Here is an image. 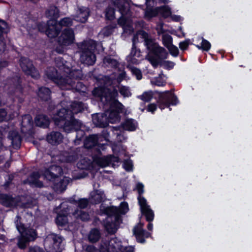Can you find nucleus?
Masks as SVG:
<instances>
[{
    "label": "nucleus",
    "instance_id": "obj_1",
    "mask_svg": "<svg viewBox=\"0 0 252 252\" xmlns=\"http://www.w3.org/2000/svg\"><path fill=\"white\" fill-rule=\"evenodd\" d=\"M55 62L61 74L59 75L56 68L53 67L48 68L45 71L47 77L53 81L61 89L70 90L75 88L77 91H84L85 87L82 83L78 81L76 83L75 79H81L83 75L80 69H71L63 63L61 58H58Z\"/></svg>",
    "mask_w": 252,
    "mask_h": 252
},
{
    "label": "nucleus",
    "instance_id": "obj_2",
    "mask_svg": "<svg viewBox=\"0 0 252 252\" xmlns=\"http://www.w3.org/2000/svg\"><path fill=\"white\" fill-rule=\"evenodd\" d=\"M93 94L105 107L109 106V110L104 113L107 118V123H116L119 122L120 120L119 113L122 111L124 106L115 99L118 94L117 91L114 90L111 92L108 88L98 87L93 90Z\"/></svg>",
    "mask_w": 252,
    "mask_h": 252
},
{
    "label": "nucleus",
    "instance_id": "obj_3",
    "mask_svg": "<svg viewBox=\"0 0 252 252\" xmlns=\"http://www.w3.org/2000/svg\"><path fill=\"white\" fill-rule=\"evenodd\" d=\"M70 110L60 109L53 117L55 124L67 133L78 130L82 124L73 117V114L82 112L86 107L81 102L75 101L69 104Z\"/></svg>",
    "mask_w": 252,
    "mask_h": 252
},
{
    "label": "nucleus",
    "instance_id": "obj_4",
    "mask_svg": "<svg viewBox=\"0 0 252 252\" xmlns=\"http://www.w3.org/2000/svg\"><path fill=\"white\" fill-rule=\"evenodd\" d=\"M143 39L144 41V44L146 46L147 49L149 51V53H151L153 50L157 51L162 54V56L166 55L165 52L164 48L160 46L155 40L152 39L149 34L144 31H140L138 32L132 38L133 46L131 53L127 57V60L131 63L136 64L138 61L136 59L140 56V53L137 52L135 49V45L138 42V38Z\"/></svg>",
    "mask_w": 252,
    "mask_h": 252
},
{
    "label": "nucleus",
    "instance_id": "obj_5",
    "mask_svg": "<svg viewBox=\"0 0 252 252\" xmlns=\"http://www.w3.org/2000/svg\"><path fill=\"white\" fill-rule=\"evenodd\" d=\"M100 45L92 39L79 43L78 46L80 52V62L88 65H93L96 61L94 50L97 46Z\"/></svg>",
    "mask_w": 252,
    "mask_h": 252
},
{
    "label": "nucleus",
    "instance_id": "obj_6",
    "mask_svg": "<svg viewBox=\"0 0 252 252\" xmlns=\"http://www.w3.org/2000/svg\"><path fill=\"white\" fill-rule=\"evenodd\" d=\"M114 5L118 7L121 15V17L118 20V24L123 28L125 32H133L132 22L130 19L131 12L129 4L126 2L125 0H115Z\"/></svg>",
    "mask_w": 252,
    "mask_h": 252
},
{
    "label": "nucleus",
    "instance_id": "obj_7",
    "mask_svg": "<svg viewBox=\"0 0 252 252\" xmlns=\"http://www.w3.org/2000/svg\"><path fill=\"white\" fill-rule=\"evenodd\" d=\"M16 228L21 234L19 238L18 246L20 249H25L26 244L30 241H34L36 238V233L33 229L26 228L24 224L21 223L20 217L16 216V220L15 221Z\"/></svg>",
    "mask_w": 252,
    "mask_h": 252
},
{
    "label": "nucleus",
    "instance_id": "obj_8",
    "mask_svg": "<svg viewBox=\"0 0 252 252\" xmlns=\"http://www.w3.org/2000/svg\"><path fill=\"white\" fill-rule=\"evenodd\" d=\"M118 211L116 208L113 207H107L104 210L107 215L105 227L109 233H115L122 222L121 218L117 213Z\"/></svg>",
    "mask_w": 252,
    "mask_h": 252
},
{
    "label": "nucleus",
    "instance_id": "obj_9",
    "mask_svg": "<svg viewBox=\"0 0 252 252\" xmlns=\"http://www.w3.org/2000/svg\"><path fill=\"white\" fill-rule=\"evenodd\" d=\"M133 247H123L121 241L117 238H111L109 241H101L99 252H134Z\"/></svg>",
    "mask_w": 252,
    "mask_h": 252
},
{
    "label": "nucleus",
    "instance_id": "obj_10",
    "mask_svg": "<svg viewBox=\"0 0 252 252\" xmlns=\"http://www.w3.org/2000/svg\"><path fill=\"white\" fill-rule=\"evenodd\" d=\"M164 51L166 55L162 56V54L160 52L156 51V50H153L151 53H148L146 59L155 68L159 65L166 69H170L173 68L175 65L173 62L164 60L166 59L168 56V53L165 49Z\"/></svg>",
    "mask_w": 252,
    "mask_h": 252
},
{
    "label": "nucleus",
    "instance_id": "obj_11",
    "mask_svg": "<svg viewBox=\"0 0 252 252\" xmlns=\"http://www.w3.org/2000/svg\"><path fill=\"white\" fill-rule=\"evenodd\" d=\"M136 189L139 193L138 200L142 213L145 216L147 221L153 220L154 218V213L150 206L148 205L146 199L142 196L144 191L143 184L138 183L136 185Z\"/></svg>",
    "mask_w": 252,
    "mask_h": 252
},
{
    "label": "nucleus",
    "instance_id": "obj_12",
    "mask_svg": "<svg viewBox=\"0 0 252 252\" xmlns=\"http://www.w3.org/2000/svg\"><path fill=\"white\" fill-rule=\"evenodd\" d=\"M63 238L61 236L51 233L48 234L44 240V247L48 252H61L63 248Z\"/></svg>",
    "mask_w": 252,
    "mask_h": 252
},
{
    "label": "nucleus",
    "instance_id": "obj_13",
    "mask_svg": "<svg viewBox=\"0 0 252 252\" xmlns=\"http://www.w3.org/2000/svg\"><path fill=\"white\" fill-rule=\"evenodd\" d=\"M151 3H154V0H146L147 5V8L145 11V16L146 18L151 19L158 14L163 17L166 18L171 15V10L168 6H163L153 9L151 8Z\"/></svg>",
    "mask_w": 252,
    "mask_h": 252
},
{
    "label": "nucleus",
    "instance_id": "obj_14",
    "mask_svg": "<svg viewBox=\"0 0 252 252\" xmlns=\"http://www.w3.org/2000/svg\"><path fill=\"white\" fill-rule=\"evenodd\" d=\"M178 103L177 97L171 91L161 93L158 101V107L161 110L168 107L170 105H175Z\"/></svg>",
    "mask_w": 252,
    "mask_h": 252
},
{
    "label": "nucleus",
    "instance_id": "obj_15",
    "mask_svg": "<svg viewBox=\"0 0 252 252\" xmlns=\"http://www.w3.org/2000/svg\"><path fill=\"white\" fill-rule=\"evenodd\" d=\"M20 64L23 71L27 74L30 75L34 78H38L39 77V72L33 66L32 63L28 59L21 58Z\"/></svg>",
    "mask_w": 252,
    "mask_h": 252
},
{
    "label": "nucleus",
    "instance_id": "obj_16",
    "mask_svg": "<svg viewBox=\"0 0 252 252\" xmlns=\"http://www.w3.org/2000/svg\"><path fill=\"white\" fill-rule=\"evenodd\" d=\"M74 39L73 30L72 29H65L58 38V43L62 46H67L73 43Z\"/></svg>",
    "mask_w": 252,
    "mask_h": 252
},
{
    "label": "nucleus",
    "instance_id": "obj_17",
    "mask_svg": "<svg viewBox=\"0 0 252 252\" xmlns=\"http://www.w3.org/2000/svg\"><path fill=\"white\" fill-rule=\"evenodd\" d=\"M47 28L48 22L47 23L42 22L37 24L35 22L31 21L28 23L27 31L30 35L32 36L36 34L38 31L46 32Z\"/></svg>",
    "mask_w": 252,
    "mask_h": 252
},
{
    "label": "nucleus",
    "instance_id": "obj_18",
    "mask_svg": "<svg viewBox=\"0 0 252 252\" xmlns=\"http://www.w3.org/2000/svg\"><path fill=\"white\" fill-rule=\"evenodd\" d=\"M62 173V168L57 165H52L49 169L45 170L44 173V177L49 181L58 180V178Z\"/></svg>",
    "mask_w": 252,
    "mask_h": 252
},
{
    "label": "nucleus",
    "instance_id": "obj_19",
    "mask_svg": "<svg viewBox=\"0 0 252 252\" xmlns=\"http://www.w3.org/2000/svg\"><path fill=\"white\" fill-rule=\"evenodd\" d=\"M143 224L140 223L133 228V233L138 242L141 243L145 242V238L151 236V233L147 232L143 228Z\"/></svg>",
    "mask_w": 252,
    "mask_h": 252
},
{
    "label": "nucleus",
    "instance_id": "obj_20",
    "mask_svg": "<svg viewBox=\"0 0 252 252\" xmlns=\"http://www.w3.org/2000/svg\"><path fill=\"white\" fill-rule=\"evenodd\" d=\"M61 31V28L55 20H49L48 21V28L46 30V34L49 38H54L58 35Z\"/></svg>",
    "mask_w": 252,
    "mask_h": 252
},
{
    "label": "nucleus",
    "instance_id": "obj_21",
    "mask_svg": "<svg viewBox=\"0 0 252 252\" xmlns=\"http://www.w3.org/2000/svg\"><path fill=\"white\" fill-rule=\"evenodd\" d=\"M90 15V10L86 7H80L76 10V14L73 16V19L79 22L85 23Z\"/></svg>",
    "mask_w": 252,
    "mask_h": 252
},
{
    "label": "nucleus",
    "instance_id": "obj_22",
    "mask_svg": "<svg viewBox=\"0 0 252 252\" xmlns=\"http://www.w3.org/2000/svg\"><path fill=\"white\" fill-rule=\"evenodd\" d=\"M53 183V189L58 192H62L66 189V186L69 182V178L66 177L61 179L60 177L58 180L50 181Z\"/></svg>",
    "mask_w": 252,
    "mask_h": 252
},
{
    "label": "nucleus",
    "instance_id": "obj_23",
    "mask_svg": "<svg viewBox=\"0 0 252 252\" xmlns=\"http://www.w3.org/2000/svg\"><path fill=\"white\" fill-rule=\"evenodd\" d=\"M119 162V158L115 157H96L94 158V161L98 166L103 167L108 166L112 161Z\"/></svg>",
    "mask_w": 252,
    "mask_h": 252
},
{
    "label": "nucleus",
    "instance_id": "obj_24",
    "mask_svg": "<svg viewBox=\"0 0 252 252\" xmlns=\"http://www.w3.org/2000/svg\"><path fill=\"white\" fill-rule=\"evenodd\" d=\"M8 87L9 92L11 94L22 92V87L21 85L20 78L18 76L13 78L9 81Z\"/></svg>",
    "mask_w": 252,
    "mask_h": 252
},
{
    "label": "nucleus",
    "instance_id": "obj_25",
    "mask_svg": "<svg viewBox=\"0 0 252 252\" xmlns=\"http://www.w3.org/2000/svg\"><path fill=\"white\" fill-rule=\"evenodd\" d=\"M93 122L97 127H104L107 126V118L104 114H94L92 116Z\"/></svg>",
    "mask_w": 252,
    "mask_h": 252
},
{
    "label": "nucleus",
    "instance_id": "obj_26",
    "mask_svg": "<svg viewBox=\"0 0 252 252\" xmlns=\"http://www.w3.org/2000/svg\"><path fill=\"white\" fill-rule=\"evenodd\" d=\"M8 138L11 140V145L14 148L18 149L20 147L21 137L17 131H10Z\"/></svg>",
    "mask_w": 252,
    "mask_h": 252
},
{
    "label": "nucleus",
    "instance_id": "obj_27",
    "mask_svg": "<svg viewBox=\"0 0 252 252\" xmlns=\"http://www.w3.org/2000/svg\"><path fill=\"white\" fill-rule=\"evenodd\" d=\"M39 175L38 173L34 172L31 176L24 181V184H29L31 186L41 188L43 187L42 183L38 180Z\"/></svg>",
    "mask_w": 252,
    "mask_h": 252
},
{
    "label": "nucleus",
    "instance_id": "obj_28",
    "mask_svg": "<svg viewBox=\"0 0 252 252\" xmlns=\"http://www.w3.org/2000/svg\"><path fill=\"white\" fill-rule=\"evenodd\" d=\"M63 136L59 132H52L47 136V140L52 145L59 144L63 140Z\"/></svg>",
    "mask_w": 252,
    "mask_h": 252
},
{
    "label": "nucleus",
    "instance_id": "obj_29",
    "mask_svg": "<svg viewBox=\"0 0 252 252\" xmlns=\"http://www.w3.org/2000/svg\"><path fill=\"white\" fill-rule=\"evenodd\" d=\"M45 15L50 20H55L60 16L59 10L56 6L50 5L46 9Z\"/></svg>",
    "mask_w": 252,
    "mask_h": 252
},
{
    "label": "nucleus",
    "instance_id": "obj_30",
    "mask_svg": "<svg viewBox=\"0 0 252 252\" xmlns=\"http://www.w3.org/2000/svg\"><path fill=\"white\" fill-rule=\"evenodd\" d=\"M104 197L103 192L99 190H94L91 192L90 200L92 203L97 204L100 203Z\"/></svg>",
    "mask_w": 252,
    "mask_h": 252
},
{
    "label": "nucleus",
    "instance_id": "obj_31",
    "mask_svg": "<svg viewBox=\"0 0 252 252\" xmlns=\"http://www.w3.org/2000/svg\"><path fill=\"white\" fill-rule=\"evenodd\" d=\"M8 31L7 24L4 21H0V54L5 48V44L3 41V37L2 34L6 33Z\"/></svg>",
    "mask_w": 252,
    "mask_h": 252
},
{
    "label": "nucleus",
    "instance_id": "obj_32",
    "mask_svg": "<svg viewBox=\"0 0 252 252\" xmlns=\"http://www.w3.org/2000/svg\"><path fill=\"white\" fill-rule=\"evenodd\" d=\"M124 129L128 131H134L137 127V123L132 119H127L122 124Z\"/></svg>",
    "mask_w": 252,
    "mask_h": 252
},
{
    "label": "nucleus",
    "instance_id": "obj_33",
    "mask_svg": "<svg viewBox=\"0 0 252 252\" xmlns=\"http://www.w3.org/2000/svg\"><path fill=\"white\" fill-rule=\"evenodd\" d=\"M36 126L43 127H47L50 123L49 118L44 115H37L35 119Z\"/></svg>",
    "mask_w": 252,
    "mask_h": 252
},
{
    "label": "nucleus",
    "instance_id": "obj_34",
    "mask_svg": "<svg viewBox=\"0 0 252 252\" xmlns=\"http://www.w3.org/2000/svg\"><path fill=\"white\" fill-rule=\"evenodd\" d=\"M32 118L30 115H25L22 117L21 126L22 131L24 132L26 130L24 128H26L27 130L30 129L32 126Z\"/></svg>",
    "mask_w": 252,
    "mask_h": 252
},
{
    "label": "nucleus",
    "instance_id": "obj_35",
    "mask_svg": "<svg viewBox=\"0 0 252 252\" xmlns=\"http://www.w3.org/2000/svg\"><path fill=\"white\" fill-rule=\"evenodd\" d=\"M51 91L46 87H41L38 92V96L44 101H47L50 98Z\"/></svg>",
    "mask_w": 252,
    "mask_h": 252
},
{
    "label": "nucleus",
    "instance_id": "obj_36",
    "mask_svg": "<svg viewBox=\"0 0 252 252\" xmlns=\"http://www.w3.org/2000/svg\"><path fill=\"white\" fill-rule=\"evenodd\" d=\"M100 237L99 231L95 228L92 229L88 234V240L91 243H95L99 240Z\"/></svg>",
    "mask_w": 252,
    "mask_h": 252
},
{
    "label": "nucleus",
    "instance_id": "obj_37",
    "mask_svg": "<svg viewBox=\"0 0 252 252\" xmlns=\"http://www.w3.org/2000/svg\"><path fill=\"white\" fill-rule=\"evenodd\" d=\"M98 140V136L97 134L90 135L86 139L85 146L87 148H91L97 144Z\"/></svg>",
    "mask_w": 252,
    "mask_h": 252
},
{
    "label": "nucleus",
    "instance_id": "obj_38",
    "mask_svg": "<svg viewBox=\"0 0 252 252\" xmlns=\"http://www.w3.org/2000/svg\"><path fill=\"white\" fill-rule=\"evenodd\" d=\"M77 158L78 157L76 154L65 153L63 156H61L60 160H61L62 162L72 163L75 161Z\"/></svg>",
    "mask_w": 252,
    "mask_h": 252
},
{
    "label": "nucleus",
    "instance_id": "obj_39",
    "mask_svg": "<svg viewBox=\"0 0 252 252\" xmlns=\"http://www.w3.org/2000/svg\"><path fill=\"white\" fill-rule=\"evenodd\" d=\"M12 198L4 194H0V203L6 206H10L13 205Z\"/></svg>",
    "mask_w": 252,
    "mask_h": 252
},
{
    "label": "nucleus",
    "instance_id": "obj_40",
    "mask_svg": "<svg viewBox=\"0 0 252 252\" xmlns=\"http://www.w3.org/2000/svg\"><path fill=\"white\" fill-rule=\"evenodd\" d=\"M73 215L75 218L80 219L83 221L89 219V215L87 213L78 209L73 212Z\"/></svg>",
    "mask_w": 252,
    "mask_h": 252
},
{
    "label": "nucleus",
    "instance_id": "obj_41",
    "mask_svg": "<svg viewBox=\"0 0 252 252\" xmlns=\"http://www.w3.org/2000/svg\"><path fill=\"white\" fill-rule=\"evenodd\" d=\"M111 130L116 136L117 141L122 142L125 140V137L123 134V131L121 130L120 127H111Z\"/></svg>",
    "mask_w": 252,
    "mask_h": 252
},
{
    "label": "nucleus",
    "instance_id": "obj_42",
    "mask_svg": "<svg viewBox=\"0 0 252 252\" xmlns=\"http://www.w3.org/2000/svg\"><path fill=\"white\" fill-rule=\"evenodd\" d=\"M57 23L61 29L63 27H69L72 25V19L70 17H65L61 19Z\"/></svg>",
    "mask_w": 252,
    "mask_h": 252
},
{
    "label": "nucleus",
    "instance_id": "obj_43",
    "mask_svg": "<svg viewBox=\"0 0 252 252\" xmlns=\"http://www.w3.org/2000/svg\"><path fill=\"white\" fill-rule=\"evenodd\" d=\"M153 94L152 91H147L145 92L141 95H138L137 97L143 101L149 102L153 98Z\"/></svg>",
    "mask_w": 252,
    "mask_h": 252
},
{
    "label": "nucleus",
    "instance_id": "obj_44",
    "mask_svg": "<svg viewBox=\"0 0 252 252\" xmlns=\"http://www.w3.org/2000/svg\"><path fill=\"white\" fill-rule=\"evenodd\" d=\"M162 41L163 45L167 48L172 44V37L168 34L164 33L162 35Z\"/></svg>",
    "mask_w": 252,
    "mask_h": 252
},
{
    "label": "nucleus",
    "instance_id": "obj_45",
    "mask_svg": "<svg viewBox=\"0 0 252 252\" xmlns=\"http://www.w3.org/2000/svg\"><path fill=\"white\" fill-rule=\"evenodd\" d=\"M68 222L67 216L65 214H58L56 218V223L58 225L63 226Z\"/></svg>",
    "mask_w": 252,
    "mask_h": 252
},
{
    "label": "nucleus",
    "instance_id": "obj_46",
    "mask_svg": "<svg viewBox=\"0 0 252 252\" xmlns=\"http://www.w3.org/2000/svg\"><path fill=\"white\" fill-rule=\"evenodd\" d=\"M103 62L107 66H110L113 67H116L118 65L117 61L111 57H105L104 59Z\"/></svg>",
    "mask_w": 252,
    "mask_h": 252
},
{
    "label": "nucleus",
    "instance_id": "obj_47",
    "mask_svg": "<svg viewBox=\"0 0 252 252\" xmlns=\"http://www.w3.org/2000/svg\"><path fill=\"white\" fill-rule=\"evenodd\" d=\"M115 207L118 209L117 213L120 217V214H125L128 210V204L125 202L121 203L119 208L116 207Z\"/></svg>",
    "mask_w": 252,
    "mask_h": 252
},
{
    "label": "nucleus",
    "instance_id": "obj_48",
    "mask_svg": "<svg viewBox=\"0 0 252 252\" xmlns=\"http://www.w3.org/2000/svg\"><path fill=\"white\" fill-rule=\"evenodd\" d=\"M151 82L152 84L158 86H163L165 84V80L163 79L161 76L153 78Z\"/></svg>",
    "mask_w": 252,
    "mask_h": 252
},
{
    "label": "nucleus",
    "instance_id": "obj_49",
    "mask_svg": "<svg viewBox=\"0 0 252 252\" xmlns=\"http://www.w3.org/2000/svg\"><path fill=\"white\" fill-rule=\"evenodd\" d=\"M106 17L108 20H113L115 18V12L113 8L109 6L106 10Z\"/></svg>",
    "mask_w": 252,
    "mask_h": 252
},
{
    "label": "nucleus",
    "instance_id": "obj_50",
    "mask_svg": "<svg viewBox=\"0 0 252 252\" xmlns=\"http://www.w3.org/2000/svg\"><path fill=\"white\" fill-rule=\"evenodd\" d=\"M197 47L204 51H208L210 49L211 44L207 40L202 39L201 45H197Z\"/></svg>",
    "mask_w": 252,
    "mask_h": 252
},
{
    "label": "nucleus",
    "instance_id": "obj_51",
    "mask_svg": "<svg viewBox=\"0 0 252 252\" xmlns=\"http://www.w3.org/2000/svg\"><path fill=\"white\" fill-rule=\"evenodd\" d=\"M120 93L124 97H129L131 95V93L128 87L121 86L119 88Z\"/></svg>",
    "mask_w": 252,
    "mask_h": 252
},
{
    "label": "nucleus",
    "instance_id": "obj_52",
    "mask_svg": "<svg viewBox=\"0 0 252 252\" xmlns=\"http://www.w3.org/2000/svg\"><path fill=\"white\" fill-rule=\"evenodd\" d=\"M167 48L169 50L170 54L172 55L173 56L177 57L178 55V49L176 46L173 45V44L170 45V46H169Z\"/></svg>",
    "mask_w": 252,
    "mask_h": 252
},
{
    "label": "nucleus",
    "instance_id": "obj_53",
    "mask_svg": "<svg viewBox=\"0 0 252 252\" xmlns=\"http://www.w3.org/2000/svg\"><path fill=\"white\" fill-rule=\"evenodd\" d=\"M130 71L133 75H135L138 80L142 78V74L141 71L137 68L132 67L130 68Z\"/></svg>",
    "mask_w": 252,
    "mask_h": 252
},
{
    "label": "nucleus",
    "instance_id": "obj_54",
    "mask_svg": "<svg viewBox=\"0 0 252 252\" xmlns=\"http://www.w3.org/2000/svg\"><path fill=\"white\" fill-rule=\"evenodd\" d=\"M89 202L87 199L82 198L80 199L78 201V207L80 209H84L87 207Z\"/></svg>",
    "mask_w": 252,
    "mask_h": 252
},
{
    "label": "nucleus",
    "instance_id": "obj_55",
    "mask_svg": "<svg viewBox=\"0 0 252 252\" xmlns=\"http://www.w3.org/2000/svg\"><path fill=\"white\" fill-rule=\"evenodd\" d=\"M114 28L112 26H107L103 29V34L105 36H109L114 31Z\"/></svg>",
    "mask_w": 252,
    "mask_h": 252
},
{
    "label": "nucleus",
    "instance_id": "obj_56",
    "mask_svg": "<svg viewBox=\"0 0 252 252\" xmlns=\"http://www.w3.org/2000/svg\"><path fill=\"white\" fill-rule=\"evenodd\" d=\"M124 168L128 171H130L132 168V162L130 160H126L124 163Z\"/></svg>",
    "mask_w": 252,
    "mask_h": 252
},
{
    "label": "nucleus",
    "instance_id": "obj_57",
    "mask_svg": "<svg viewBox=\"0 0 252 252\" xmlns=\"http://www.w3.org/2000/svg\"><path fill=\"white\" fill-rule=\"evenodd\" d=\"M189 45V41L185 40L180 43L179 47L182 50H185L188 48Z\"/></svg>",
    "mask_w": 252,
    "mask_h": 252
},
{
    "label": "nucleus",
    "instance_id": "obj_58",
    "mask_svg": "<svg viewBox=\"0 0 252 252\" xmlns=\"http://www.w3.org/2000/svg\"><path fill=\"white\" fill-rule=\"evenodd\" d=\"M7 115V112L4 109H0V122L3 121Z\"/></svg>",
    "mask_w": 252,
    "mask_h": 252
},
{
    "label": "nucleus",
    "instance_id": "obj_59",
    "mask_svg": "<svg viewBox=\"0 0 252 252\" xmlns=\"http://www.w3.org/2000/svg\"><path fill=\"white\" fill-rule=\"evenodd\" d=\"M86 252H97L96 249L93 245L87 246L86 249Z\"/></svg>",
    "mask_w": 252,
    "mask_h": 252
},
{
    "label": "nucleus",
    "instance_id": "obj_60",
    "mask_svg": "<svg viewBox=\"0 0 252 252\" xmlns=\"http://www.w3.org/2000/svg\"><path fill=\"white\" fill-rule=\"evenodd\" d=\"M156 109H157V106L154 103L150 104L148 105V107L147 108L148 111L149 112H151L152 113H154V112L156 110Z\"/></svg>",
    "mask_w": 252,
    "mask_h": 252
},
{
    "label": "nucleus",
    "instance_id": "obj_61",
    "mask_svg": "<svg viewBox=\"0 0 252 252\" xmlns=\"http://www.w3.org/2000/svg\"><path fill=\"white\" fill-rule=\"evenodd\" d=\"M29 252H44V251L38 247H33L30 248Z\"/></svg>",
    "mask_w": 252,
    "mask_h": 252
},
{
    "label": "nucleus",
    "instance_id": "obj_62",
    "mask_svg": "<svg viewBox=\"0 0 252 252\" xmlns=\"http://www.w3.org/2000/svg\"><path fill=\"white\" fill-rule=\"evenodd\" d=\"M126 77V73L125 72H122L121 73L119 74V79L121 81L123 79H125Z\"/></svg>",
    "mask_w": 252,
    "mask_h": 252
},
{
    "label": "nucleus",
    "instance_id": "obj_63",
    "mask_svg": "<svg viewBox=\"0 0 252 252\" xmlns=\"http://www.w3.org/2000/svg\"><path fill=\"white\" fill-rule=\"evenodd\" d=\"M8 64V63L6 61H2L0 62V69L2 67H4L6 66Z\"/></svg>",
    "mask_w": 252,
    "mask_h": 252
},
{
    "label": "nucleus",
    "instance_id": "obj_64",
    "mask_svg": "<svg viewBox=\"0 0 252 252\" xmlns=\"http://www.w3.org/2000/svg\"><path fill=\"white\" fill-rule=\"evenodd\" d=\"M152 220H151L152 221ZM151 222V221H149ZM153 228V223L151 222H149V224L147 225V229L150 231H152Z\"/></svg>",
    "mask_w": 252,
    "mask_h": 252
}]
</instances>
